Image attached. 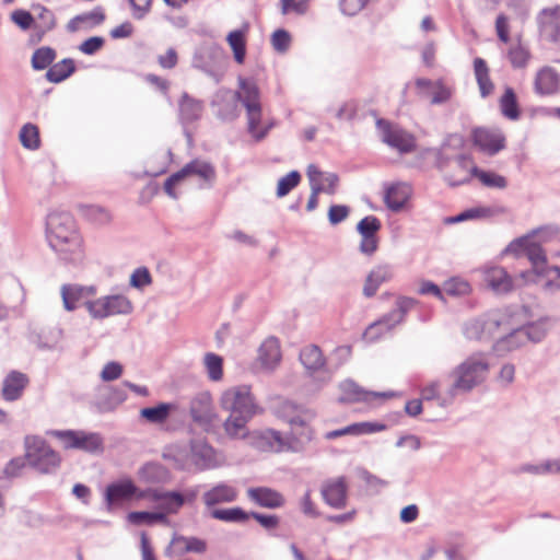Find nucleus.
Masks as SVG:
<instances>
[{
    "label": "nucleus",
    "instance_id": "f257e3e1",
    "mask_svg": "<svg viewBox=\"0 0 560 560\" xmlns=\"http://www.w3.org/2000/svg\"><path fill=\"white\" fill-rule=\"evenodd\" d=\"M46 237L50 248L65 264L75 266L83 260L82 238L71 213L50 212L46 219Z\"/></svg>",
    "mask_w": 560,
    "mask_h": 560
},
{
    "label": "nucleus",
    "instance_id": "f03ea898",
    "mask_svg": "<svg viewBox=\"0 0 560 560\" xmlns=\"http://www.w3.org/2000/svg\"><path fill=\"white\" fill-rule=\"evenodd\" d=\"M221 408L230 415L223 429L230 439H246L249 435L248 422L262 409L256 404L247 386H236L224 390L220 398Z\"/></svg>",
    "mask_w": 560,
    "mask_h": 560
},
{
    "label": "nucleus",
    "instance_id": "7ed1b4c3",
    "mask_svg": "<svg viewBox=\"0 0 560 560\" xmlns=\"http://www.w3.org/2000/svg\"><path fill=\"white\" fill-rule=\"evenodd\" d=\"M488 371L489 362L482 353L468 357L450 373L448 399H443L442 405L451 404L459 394L471 392L486 380Z\"/></svg>",
    "mask_w": 560,
    "mask_h": 560
},
{
    "label": "nucleus",
    "instance_id": "20e7f679",
    "mask_svg": "<svg viewBox=\"0 0 560 560\" xmlns=\"http://www.w3.org/2000/svg\"><path fill=\"white\" fill-rule=\"evenodd\" d=\"M27 466L40 475H55L62 463L61 455L48 442L38 435L24 438Z\"/></svg>",
    "mask_w": 560,
    "mask_h": 560
},
{
    "label": "nucleus",
    "instance_id": "39448f33",
    "mask_svg": "<svg viewBox=\"0 0 560 560\" xmlns=\"http://www.w3.org/2000/svg\"><path fill=\"white\" fill-rule=\"evenodd\" d=\"M419 302L413 298L399 295L395 301L394 308L385 313L381 318L372 323L366 328V338L371 341H375L383 335L392 331L394 328L405 322L407 314Z\"/></svg>",
    "mask_w": 560,
    "mask_h": 560
},
{
    "label": "nucleus",
    "instance_id": "423d86ee",
    "mask_svg": "<svg viewBox=\"0 0 560 560\" xmlns=\"http://www.w3.org/2000/svg\"><path fill=\"white\" fill-rule=\"evenodd\" d=\"M228 56L224 49L217 44L199 46L192 57V67L205 72L217 83L222 79Z\"/></svg>",
    "mask_w": 560,
    "mask_h": 560
},
{
    "label": "nucleus",
    "instance_id": "0eeeda50",
    "mask_svg": "<svg viewBox=\"0 0 560 560\" xmlns=\"http://www.w3.org/2000/svg\"><path fill=\"white\" fill-rule=\"evenodd\" d=\"M210 516L226 523H246L249 518L257 521L266 530L275 529L280 524V518L276 514H262L259 512H247L240 506L229 509H214L210 512Z\"/></svg>",
    "mask_w": 560,
    "mask_h": 560
},
{
    "label": "nucleus",
    "instance_id": "6e6552de",
    "mask_svg": "<svg viewBox=\"0 0 560 560\" xmlns=\"http://www.w3.org/2000/svg\"><path fill=\"white\" fill-rule=\"evenodd\" d=\"M90 315L95 319H104L114 315H128L132 312V303L121 294L107 295L84 303Z\"/></svg>",
    "mask_w": 560,
    "mask_h": 560
},
{
    "label": "nucleus",
    "instance_id": "1a4fd4ad",
    "mask_svg": "<svg viewBox=\"0 0 560 560\" xmlns=\"http://www.w3.org/2000/svg\"><path fill=\"white\" fill-rule=\"evenodd\" d=\"M376 128L380 131L381 140L399 153L407 154L416 150L415 137L387 119L378 118Z\"/></svg>",
    "mask_w": 560,
    "mask_h": 560
},
{
    "label": "nucleus",
    "instance_id": "9d476101",
    "mask_svg": "<svg viewBox=\"0 0 560 560\" xmlns=\"http://www.w3.org/2000/svg\"><path fill=\"white\" fill-rule=\"evenodd\" d=\"M191 420L206 431H210L218 420L213 399L208 390L197 393L189 402Z\"/></svg>",
    "mask_w": 560,
    "mask_h": 560
},
{
    "label": "nucleus",
    "instance_id": "9b49d317",
    "mask_svg": "<svg viewBox=\"0 0 560 560\" xmlns=\"http://www.w3.org/2000/svg\"><path fill=\"white\" fill-rule=\"evenodd\" d=\"M349 486L345 476L329 478L320 486V495L325 504L335 510L347 506Z\"/></svg>",
    "mask_w": 560,
    "mask_h": 560
},
{
    "label": "nucleus",
    "instance_id": "f8f14e48",
    "mask_svg": "<svg viewBox=\"0 0 560 560\" xmlns=\"http://www.w3.org/2000/svg\"><path fill=\"white\" fill-rule=\"evenodd\" d=\"M472 143L488 155H495L505 148V137L499 129L476 127L471 131Z\"/></svg>",
    "mask_w": 560,
    "mask_h": 560
},
{
    "label": "nucleus",
    "instance_id": "ddd939ff",
    "mask_svg": "<svg viewBox=\"0 0 560 560\" xmlns=\"http://www.w3.org/2000/svg\"><path fill=\"white\" fill-rule=\"evenodd\" d=\"M138 487L130 479H121L107 485L104 493L106 511L112 512L115 506L121 505L137 497Z\"/></svg>",
    "mask_w": 560,
    "mask_h": 560
},
{
    "label": "nucleus",
    "instance_id": "4468645a",
    "mask_svg": "<svg viewBox=\"0 0 560 560\" xmlns=\"http://www.w3.org/2000/svg\"><path fill=\"white\" fill-rule=\"evenodd\" d=\"M471 177L478 178L481 184L489 188L504 189L508 186V180L504 176L491 171H485L477 165H472L469 175H465L459 179H454L451 175H445L444 180L452 187L469 184Z\"/></svg>",
    "mask_w": 560,
    "mask_h": 560
},
{
    "label": "nucleus",
    "instance_id": "2eb2a0df",
    "mask_svg": "<svg viewBox=\"0 0 560 560\" xmlns=\"http://www.w3.org/2000/svg\"><path fill=\"white\" fill-rule=\"evenodd\" d=\"M537 24L540 37L560 47V5L542 9Z\"/></svg>",
    "mask_w": 560,
    "mask_h": 560
},
{
    "label": "nucleus",
    "instance_id": "dca6fc26",
    "mask_svg": "<svg viewBox=\"0 0 560 560\" xmlns=\"http://www.w3.org/2000/svg\"><path fill=\"white\" fill-rule=\"evenodd\" d=\"M382 223L375 215H366L357 224V231L361 235L360 252L365 255H372L378 247L377 232Z\"/></svg>",
    "mask_w": 560,
    "mask_h": 560
},
{
    "label": "nucleus",
    "instance_id": "f3484780",
    "mask_svg": "<svg viewBox=\"0 0 560 560\" xmlns=\"http://www.w3.org/2000/svg\"><path fill=\"white\" fill-rule=\"evenodd\" d=\"M238 84L242 92H235L234 95L246 108L247 118H250V127L254 126L257 112H260L259 89L252 80L240 78Z\"/></svg>",
    "mask_w": 560,
    "mask_h": 560
},
{
    "label": "nucleus",
    "instance_id": "a211bd4d",
    "mask_svg": "<svg viewBox=\"0 0 560 560\" xmlns=\"http://www.w3.org/2000/svg\"><path fill=\"white\" fill-rule=\"evenodd\" d=\"M188 458L200 471L214 468L218 465L215 450L203 440L190 441Z\"/></svg>",
    "mask_w": 560,
    "mask_h": 560
},
{
    "label": "nucleus",
    "instance_id": "6ab92c4d",
    "mask_svg": "<svg viewBox=\"0 0 560 560\" xmlns=\"http://www.w3.org/2000/svg\"><path fill=\"white\" fill-rule=\"evenodd\" d=\"M415 83L421 97L431 96L430 103L432 105L445 104L453 95L452 88L444 84L442 80L432 81L427 78H419Z\"/></svg>",
    "mask_w": 560,
    "mask_h": 560
},
{
    "label": "nucleus",
    "instance_id": "aec40b11",
    "mask_svg": "<svg viewBox=\"0 0 560 560\" xmlns=\"http://www.w3.org/2000/svg\"><path fill=\"white\" fill-rule=\"evenodd\" d=\"M500 325L501 319L495 315L474 318L465 324L464 335L470 340L490 338Z\"/></svg>",
    "mask_w": 560,
    "mask_h": 560
},
{
    "label": "nucleus",
    "instance_id": "412c9836",
    "mask_svg": "<svg viewBox=\"0 0 560 560\" xmlns=\"http://www.w3.org/2000/svg\"><path fill=\"white\" fill-rule=\"evenodd\" d=\"M31 10L35 16L32 38L38 43L47 33L56 28L57 18L52 10L42 3H32Z\"/></svg>",
    "mask_w": 560,
    "mask_h": 560
},
{
    "label": "nucleus",
    "instance_id": "4be33fe9",
    "mask_svg": "<svg viewBox=\"0 0 560 560\" xmlns=\"http://www.w3.org/2000/svg\"><path fill=\"white\" fill-rule=\"evenodd\" d=\"M339 388L341 390V395L339 396L338 401L342 404L360 401L368 402L372 398L394 396V394L390 392L380 393L365 390L352 380H346L341 382Z\"/></svg>",
    "mask_w": 560,
    "mask_h": 560
},
{
    "label": "nucleus",
    "instance_id": "5701e85b",
    "mask_svg": "<svg viewBox=\"0 0 560 560\" xmlns=\"http://www.w3.org/2000/svg\"><path fill=\"white\" fill-rule=\"evenodd\" d=\"M30 384L28 376L20 371H10L2 382L1 395L5 401H15L20 399Z\"/></svg>",
    "mask_w": 560,
    "mask_h": 560
},
{
    "label": "nucleus",
    "instance_id": "b1692460",
    "mask_svg": "<svg viewBox=\"0 0 560 560\" xmlns=\"http://www.w3.org/2000/svg\"><path fill=\"white\" fill-rule=\"evenodd\" d=\"M534 90L538 95H555L560 91V74L551 67L541 68L535 77Z\"/></svg>",
    "mask_w": 560,
    "mask_h": 560
},
{
    "label": "nucleus",
    "instance_id": "393cba45",
    "mask_svg": "<svg viewBox=\"0 0 560 560\" xmlns=\"http://www.w3.org/2000/svg\"><path fill=\"white\" fill-rule=\"evenodd\" d=\"M247 497L257 505L266 509H279L285 503L284 497L277 490L268 487L248 488Z\"/></svg>",
    "mask_w": 560,
    "mask_h": 560
},
{
    "label": "nucleus",
    "instance_id": "a878e982",
    "mask_svg": "<svg viewBox=\"0 0 560 560\" xmlns=\"http://www.w3.org/2000/svg\"><path fill=\"white\" fill-rule=\"evenodd\" d=\"M254 444L262 452H282L292 450L281 433L272 429L255 433Z\"/></svg>",
    "mask_w": 560,
    "mask_h": 560
},
{
    "label": "nucleus",
    "instance_id": "bb28decb",
    "mask_svg": "<svg viewBox=\"0 0 560 560\" xmlns=\"http://www.w3.org/2000/svg\"><path fill=\"white\" fill-rule=\"evenodd\" d=\"M525 255L530 261L533 270H526L520 273L524 281L527 282L533 280L534 275L538 276L546 273V267L548 264L545 250L539 244L533 242L532 238L529 240L528 245L525 249Z\"/></svg>",
    "mask_w": 560,
    "mask_h": 560
},
{
    "label": "nucleus",
    "instance_id": "cd10ccee",
    "mask_svg": "<svg viewBox=\"0 0 560 560\" xmlns=\"http://www.w3.org/2000/svg\"><path fill=\"white\" fill-rule=\"evenodd\" d=\"M105 13L102 7H95L92 11L83 12L69 20L67 23V31L75 33L81 28L91 30L101 25L105 21Z\"/></svg>",
    "mask_w": 560,
    "mask_h": 560
},
{
    "label": "nucleus",
    "instance_id": "c85d7f7f",
    "mask_svg": "<svg viewBox=\"0 0 560 560\" xmlns=\"http://www.w3.org/2000/svg\"><path fill=\"white\" fill-rule=\"evenodd\" d=\"M300 361L310 376L319 371L326 373V358L320 348L316 345H308L302 348L300 351Z\"/></svg>",
    "mask_w": 560,
    "mask_h": 560
},
{
    "label": "nucleus",
    "instance_id": "c756f323",
    "mask_svg": "<svg viewBox=\"0 0 560 560\" xmlns=\"http://www.w3.org/2000/svg\"><path fill=\"white\" fill-rule=\"evenodd\" d=\"M394 272L389 265H380L372 269L366 276L363 285V295L372 298L376 294L378 288L393 279Z\"/></svg>",
    "mask_w": 560,
    "mask_h": 560
},
{
    "label": "nucleus",
    "instance_id": "7c9ffc66",
    "mask_svg": "<svg viewBox=\"0 0 560 560\" xmlns=\"http://www.w3.org/2000/svg\"><path fill=\"white\" fill-rule=\"evenodd\" d=\"M202 499L208 508L221 503H231L237 499V490L229 483L220 482L206 491Z\"/></svg>",
    "mask_w": 560,
    "mask_h": 560
},
{
    "label": "nucleus",
    "instance_id": "2f4dec72",
    "mask_svg": "<svg viewBox=\"0 0 560 560\" xmlns=\"http://www.w3.org/2000/svg\"><path fill=\"white\" fill-rule=\"evenodd\" d=\"M179 121L186 127L200 119L203 112V103L200 100L191 97L188 93H183L179 103Z\"/></svg>",
    "mask_w": 560,
    "mask_h": 560
},
{
    "label": "nucleus",
    "instance_id": "473e14b6",
    "mask_svg": "<svg viewBox=\"0 0 560 560\" xmlns=\"http://www.w3.org/2000/svg\"><path fill=\"white\" fill-rule=\"evenodd\" d=\"M138 477L142 482L147 483H166L171 480L170 469L159 462H148L138 470Z\"/></svg>",
    "mask_w": 560,
    "mask_h": 560
},
{
    "label": "nucleus",
    "instance_id": "72a5a7b5",
    "mask_svg": "<svg viewBox=\"0 0 560 560\" xmlns=\"http://www.w3.org/2000/svg\"><path fill=\"white\" fill-rule=\"evenodd\" d=\"M487 285L495 293L503 294L512 290V279L508 271L499 266L490 267L485 272Z\"/></svg>",
    "mask_w": 560,
    "mask_h": 560
},
{
    "label": "nucleus",
    "instance_id": "f704fd0d",
    "mask_svg": "<svg viewBox=\"0 0 560 560\" xmlns=\"http://www.w3.org/2000/svg\"><path fill=\"white\" fill-rule=\"evenodd\" d=\"M410 188L405 183H395L386 187L384 202L392 211H400L409 199Z\"/></svg>",
    "mask_w": 560,
    "mask_h": 560
},
{
    "label": "nucleus",
    "instance_id": "c9c22d12",
    "mask_svg": "<svg viewBox=\"0 0 560 560\" xmlns=\"http://www.w3.org/2000/svg\"><path fill=\"white\" fill-rule=\"evenodd\" d=\"M237 98L230 92L218 93L211 102L212 107H218L217 116L225 121H231L238 116Z\"/></svg>",
    "mask_w": 560,
    "mask_h": 560
},
{
    "label": "nucleus",
    "instance_id": "e433bc0d",
    "mask_svg": "<svg viewBox=\"0 0 560 560\" xmlns=\"http://www.w3.org/2000/svg\"><path fill=\"white\" fill-rule=\"evenodd\" d=\"M547 335L546 319L540 318L537 322L527 323L511 331V339L526 338L534 343L540 342Z\"/></svg>",
    "mask_w": 560,
    "mask_h": 560
},
{
    "label": "nucleus",
    "instance_id": "4c0bfd02",
    "mask_svg": "<svg viewBox=\"0 0 560 560\" xmlns=\"http://www.w3.org/2000/svg\"><path fill=\"white\" fill-rule=\"evenodd\" d=\"M248 24L245 23L242 28L231 31L226 36V42L233 51L234 59L242 65L246 57V34Z\"/></svg>",
    "mask_w": 560,
    "mask_h": 560
},
{
    "label": "nucleus",
    "instance_id": "58836bf2",
    "mask_svg": "<svg viewBox=\"0 0 560 560\" xmlns=\"http://www.w3.org/2000/svg\"><path fill=\"white\" fill-rule=\"evenodd\" d=\"M176 409V405L172 402H159L152 407H144L140 410V417L151 424H162Z\"/></svg>",
    "mask_w": 560,
    "mask_h": 560
},
{
    "label": "nucleus",
    "instance_id": "ea45409f",
    "mask_svg": "<svg viewBox=\"0 0 560 560\" xmlns=\"http://www.w3.org/2000/svg\"><path fill=\"white\" fill-rule=\"evenodd\" d=\"M281 351L276 337L267 338L259 347V360L265 368L272 369L279 363Z\"/></svg>",
    "mask_w": 560,
    "mask_h": 560
},
{
    "label": "nucleus",
    "instance_id": "a19ab883",
    "mask_svg": "<svg viewBox=\"0 0 560 560\" xmlns=\"http://www.w3.org/2000/svg\"><path fill=\"white\" fill-rule=\"evenodd\" d=\"M75 72V63L72 58H65L54 63L47 70L45 77L49 82L60 83Z\"/></svg>",
    "mask_w": 560,
    "mask_h": 560
},
{
    "label": "nucleus",
    "instance_id": "79ce46f5",
    "mask_svg": "<svg viewBox=\"0 0 560 560\" xmlns=\"http://www.w3.org/2000/svg\"><path fill=\"white\" fill-rule=\"evenodd\" d=\"M77 450H81L91 454L103 453L104 439L97 432H85L80 430Z\"/></svg>",
    "mask_w": 560,
    "mask_h": 560
},
{
    "label": "nucleus",
    "instance_id": "37998d69",
    "mask_svg": "<svg viewBox=\"0 0 560 560\" xmlns=\"http://www.w3.org/2000/svg\"><path fill=\"white\" fill-rule=\"evenodd\" d=\"M474 70L479 86L480 95L482 97L489 96L492 93L494 86L489 77V69L487 62L482 58H475Z\"/></svg>",
    "mask_w": 560,
    "mask_h": 560
},
{
    "label": "nucleus",
    "instance_id": "c03bdc74",
    "mask_svg": "<svg viewBox=\"0 0 560 560\" xmlns=\"http://www.w3.org/2000/svg\"><path fill=\"white\" fill-rule=\"evenodd\" d=\"M184 178L190 175H198L207 182H211L215 177L214 167L205 161L192 160L179 170Z\"/></svg>",
    "mask_w": 560,
    "mask_h": 560
},
{
    "label": "nucleus",
    "instance_id": "a18cd8bd",
    "mask_svg": "<svg viewBox=\"0 0 560 560\" xmlns=\"http://www.w3.org/2000/svg\"><path fill=\"white\" fill-rule=\"evenodd\" d=\"M127 520L132 525H153L156 523H166L168 521L167 514L159 511H133L128 513Z\"/></svg>",
    "mask_w": 560,
    "mask_h": 560
},
{
    "label": "nucleus",
    "instance_id": "49530a36",
    "mask_svg": "<svg viewBox=\"0 0 560 560\" xmlns=\"http://www.w3.org/2000/svg\"><path fill=\"white\" fill-rule=\"evenodd\" d=\"M500 108L504 117L510 120H516L521 116L517 97L512 88H506L500 98Z\"/></svg>",
    "mask_w": 560,
    "mask_h": 560
},
{
    "label": "nucleus",
    "instance_id": "de8ad7c7",
    "mask_svg": "<svg viewBox=\"0 0 560 560\" xmlns=\"http://www.w3.org/2000/svg\"><path fill=\"white\" fill-rule=\"evenodd\" d=\"M85 288L79 284H63L61 287V298L65 310L72 312L78 307V303L83 299Z\"/></svg>",
    "mask_w": 560,
    "mask_h": 560
},
{
    "label": "nucleus",
    "instance_id": "09e8293b",
    "mask_svg": "<svg viewBox=\"0 0 560 560\" xmlns=\"http://www.w3.org/2000/svg\"><path fill=\"white\" fill-rule=\"evenodd\" d=\"M57 57V52L49 46L37 48L32 56V68L36 71L44 70L51 66Z\"/></svg>",
    "mask_w": 560,
    "mask_h": 560
},
{
    "label": "nucleus",
    "instance_id": "8fccbe9b",
    "mask_svg": "<svg viewBox=\"0 0 560 560\" xmlns=\"http://www.w3.org/2000/svg\"><path fill=\"white\" fill-rule=\"evenodd\" d=\"M126 388L127 387L124 386V382L119 386L108 387V394H107L105 401L102 402V405H101V410L104 412L112 411L117 406L122 404L128 397Z\"/></svg>",
    "mask_w": 560,
    "mask_h": 560
},
{
    "label": "nucleus",
    "instance_id": "3c124183",
    "mask_svg": "<svg viewBox=\"0 0 560 560\" xmlns=\"http://www.w3.org/2000/svg\"><path fill=\"white\" fill-rule=\"evenodd\" d=\"M203 363L206 366V371L208 374V377L213 381L218 382L222 380L223 376V359L213 352L206 353L203 358Z\"/></svg>",
    "mask_w": 560,
    "mask_h": 560
},
{
    "label": "nucleus",
    "instance_id": "603ef678",
    "mask_svg": "<svg viewBox=\"0 0 560 560\" xmlns=\"http://www.w3.org/2000/svg\"><path fill=\"white\" fill-rule=\"evenodd\" d=\"M20 140L24 148L36 150L40 145L39 131L37 126L27 122L20 130Z\"/></svg>",
    "mask_w": 560,
    "mask_h": 560
},
{
    "label": "nucleus",
    "instance_id": "864d4df0",
    "mask_svg": "<svg viewBox=\"0 0 560 560\" xmlns=\"http://www.w3.org/2000/svg\"><path fill=\"white\" fill-rule=\"evenodd\" d=\"M281 412L291 427H304L306 424V420L301 415L302 408L292 401L283 402Z\"/></svg>",
    "mask_w": 560,
    "mask_h": 560
},
{
    "label": "nucleus",
    "instance_id": "5fc2aeb1",
    "mask_svg": "<svg viewBox=\"0 0 560 560\" xmlns=\"http://www.w3.org/2000/svg\"><path fill=\"white\" fill-rule=\"evenodd\" d=\"M301 173L299 171H291L278 180L276 195L278 198L287 196L301 182Z\"/></svg>",
    "mask_w": 560,
    "mask_h": 560
},
{
    "label": "nucleus",
    "instance_id": "6e6d98bb",
    "mask_svg": "<svg viewBox=\"0 0 560 560\" xmlns=\"http://www.w3.org/2000/svg\"><path fill=\"white\" fill-rule=\"evenodd\" d=\"M504 212L502 207H475L469 208L459 213V218L464 221L480 219V218H490L494 214Z\"/></svg>",
    "mask_w": 560,
    "mask_h": 560
},
{
    "label": "nucleus",
    "instance_id": "4d7b16f0",
    "mask_svg": "<svg viewBox=\"0 0 560 560\" xmlns=\"http://www.w3.org/2000/svg\"><path fill=\"white\" fill-rule=\"evenodd\" d=\"M470 290V284L460 278H451L443 285V291L447 295L456 298L468 295Z\"/></svg>",
    "mask_w": 560,
    "mask_h": 560
},
{
    "label": "nucleus",
    "instance_id": "13d9d810",
    "mask_svg": "<svg viewBox=\"0 0 560 560\" xmlns=\"http://www.w3.org/2000/svg\"><path fill=\"white\" fill-rule=\"evenodd\" d=\"M82 214L92 222L97 224H105L109 222L110 214L103 207L96 205H85L81 206Z\"/></svg>",
    "mask_w": 560,
    "mask_h": 560
},
{
    "label": "nucleus",
    "instance_id": "bf43d9fd",
    "mask_svg": "<svg viewBox=\"0 0 560 560\" xmlns=\"http://www.w3.org/2000/svg\"><path fill=\"white\" fill-rule=\"evenodd\" d=\"M351 346L337 347L331 355V363L327 365L326 373L334 374L342 364H345L351 357Z\"/></svg>",
    "mask_w": 560,
    "mask_h": 560
},
{
    "label": "nucleus",
    "instance_id": "052dcab7",
    "mask_svg": "<svg viewBox=\"0 0 560 560\" xmlns=\"http://www.w3.org/2000/svg\"><path fill=\"white\" fill-rule=\"evenodd\" d=\"M80 430H50L48 435L59 440L66 450H77Z\"/></svg>",
    "mask_w": 560,
    "mask_h": 560
},
{
    "label": "nucleus",
    "instance_id": "680f3d73",
    "mask_svg": "<svg viewBox=\"0 0 560 560\" xmlns=\"http://www.w3.org/2000/svg\"><path fill=\"white\" fill-rule=\"evenodd\" d=\"M163 497L161 508L167 513L176 514L184 506V500L179 491H165Z\"/></svg>",
    "mask_w": 560,
    "mask_h": 560
},
{
    "label": "nucleus",
    "instance_id": "e2e57ef3",
    "mask_svg": "<svg viewBox=\"0 0 560 560\" xmlns=\"http://www.w3.org/2000/svg\"><path fill=\"white\" fill-rule=\"evenodd\" d=\"M247 130L257 142L264 140L275 126V121L270 120L262 128H258L261 120V110L257 112V116L255 117V122L253 127H250V118H247Z\"/></svg>",
    "mask_w": 560,
    "mask_h": 560
},
{
    "label": "nucleus",
    "instance_id": "0e129e2a",
    "mask_svg": "<svg viewBox=\"0 0 560 560\" xmlns=\"http://www.w3.org/2000/svg\"><path fill=\"white\" fill-rule=\"evenodd\" d=\"M12 22L18 25L21 30L27 31L30 28L34 30L35 16L33 15L32 10L27 11L24 9L14 10L11 13Z\"/></svg>",
    "mask_w": 560,
    "mask_h": 560
},
{
    "label": "nucleus",
    "instance_id": "69168bd1",
    "mask_svg": "<svg viewBox=\"0 0 560 560\" xmlns=\"http://www.w3.org/2000/svg\"><path fill=\"white\" fill-rule=\"evenodd\" d=\"M291 44V35L284 28L276 30L271 35L272 48L280 54L288 51Z\"/></svg>",
    "mask_w": 560,
    "mask_h": 560
},
{
    "label": "nucleus",
    "instance_id": "338daca9",
    "mask_svg": "<svg viewBox=\"0 0 560 560\" xmlns=\"http://www.w3.org/2000/svg\"><path fill=\"white\" fill-rule=\"evenodd\" d=\"M27 460L24 456H16L11 458L3 468L4 477L12 479L21 476L22 470L26 467Z\"/></svg>",
    "mask_w": 560,
    "mask_h": 560
},
{
    "label": "nucleus",
    "instance_id": "774afa93",
    "mask_svg": "<svg viewBox=\"0 0 560 560\" xmlns=\"http://www.w3.org/2000/svg\"><path fill=\"white\" fill-rule=\"evenodd\" d=\"M176 542L185 544L184 551L203 553L207 550V542L198 537L176 536Z\"/></svg>",
    "mask_w": 560,
    "mask_h": 560
}]
</instances>
